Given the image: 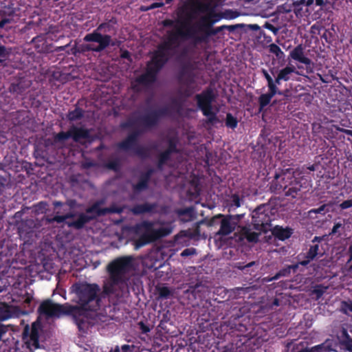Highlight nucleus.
<instances>
[{
	"instance_id": "nucleus-48",
	"label": "nucleus",
	"mask_w": 352,
	"mask_h": 352,
	"mask_svg": "<svg viewBox=\"0 0 352 352\" xmlns=\"http://www.w3.org/2000/svg\"><path fill=\"white\" fill-rule=\"evenodd\" d=\"M330 349L325 343L315 345L311 349L306 350L305 352H329Z\"/></svg>"
},
{
	"instance_id": "nucleus-41",
	"label": "nucleus",
	"mask_w": 352,
	"mask_h": 352,
	"mask_svg": "<svg viewBox=\"0 0 352 352\" xmlns=\"http://www.w3.org/2000/svg\"><path fill=\"white\" fill-rule=\"evenodd\" d=\"M76 214L74 212H68L65 215H55L53 218L48 219V221L56 222L57 223H62V222H65L66 223V221L71 218H74Z\"/></svg>"
},
{
	"instance_id": "nucleus-57",
	"label": "nucleus",
	"mask_w": 352,
	"mask_h": 352,
	"mask_svg": "<svg viewBox=\"0 0 352 352\" xmlns=\"http://www.w3.org/2000/svg\"><path fill=\"white\" fill-rule=\"evenodd\" d=\"M350 207H352V199L343 201L340 204L341 210H346V208H350Z\"/></svg>"
},
{
	"instance_id": "nucleus-52",
	"label": "nucleus",
	"mask_w": 352,
	"mask_h": 352,
	"mask_svg": "<svg viewBox=\"0 0 352 352\" xmlns=\"http://www.w3.org/2000/svg\"><path fill=\"white\" fill-rule=\"evenodd\" d=\"M10 49L6 48L4 45L0 44V58L6 59L10 54Z\"/></svg>"
},
{
	"instance_id": "nucleus-27",
	"label": "nucleus",
	"mask_w": 352,
	"mask_h": 352,
	"mask_svg": "<svg viewBox=\"0 0 352 352\" xmlns=\"http://www.w3.org/2000/svg\"><path fill=\"white\" fill-rule=\"evenodd\" d=\"M36 226V223L32 219H26L22 220L18 225V232L19 236H28L30 234L34 232V229Z\"/></svg>"
},
{
	"instance_id": "nucleus-29",
	"label": "nucleus",
	"mask_w": 352,
	"mask_h": 352,
	"mask_svg": "<svg viewBox=\"0 0 352 352\" xmlns=\"http://www.w3.org/2000/svg\"><path fill=\"white\" fill-rule=\"evenodd\" d=\"M177 214L182 222H190L195 217V210L192 206L178 210Z\"/></svg>"
},
{
	"instance_id": "nucleus-51",
	"label": "nucleus",
	"mask_w": 352,
	"mask_h": 352,
	"mask_svg": "<svg viewBox=\"0 0 352 352\" xmlns=\"http://www.w3.org/2000/svg\"><path fill=\"white\" fill-rule=\"evenodd\" d=\"M47 204L45 201H40L35 205V210L38 213H44L47 210Z\"/></svg>"
},
{
	"instance_id": "nucleus-40",
	"label": "nucleus",
	"mask_w": 352,
	"mask_h": 352,
	"mask_svg": "<svg viewBox=\"0 0 352 352\" xmlns=\"http://www.w3.org/2000/svg\"><path fill=\"white\" fill-rule=\"evenodd\" d=\"M270 52L274 54L275 57L278 60H284L285 53L275 43L270 44L268 46Z\"/></svg>"
},
{
	"instance_id": "nucleus-35",
	"label": "nucleus",
	"mask_w": 352,
	"mask_h": 352,
	"mask_svg": "<svg viewBox=\"0 0 352 352\" xmlns=\"http://www.w3.org/2000/svg\"><path fill=\"white\" fill-rule=\"evenodd\" d=\"M134 154L141 159H148L151 156L150 149L144 146L138 145L134 148Z\"/></svg>"
},
{
	"instance_id": "nucleus-36",
	"label": "nucleus",
	"mask_w": 352,
	"mask_h": 352,
	"mask_svg": "<svg viewBox=\"0 0 352 352\" xmlns=\"http://www.w3.org/2000/svg\"><path fill=\"white\" fill-rule=\"evenodd\" d=\"M298 269V264L286 266L276 273L275 278L279 279L281 276H289L292 270L296 272Z\"/></svg>"
},
{
	"instance_id": "nucleus-25",
	"label": "nucleus",
	"mask_w": 352,
	"mask_h": 352,
	"mask_svg": "<svg viewBox=\"0 0 352 352\" xmlns=\"http://www.w3.org/2000/svg\"><path fill=\"white\" fill-rule=\"evenodd\" d=\"M276 94L281 95L283 91L278 89H268V92L260 96L258 98L259 112H261L271 102L272 99Z\"/></svg>"
},
{
	"instance_id": "nucleus-60",
	"label": "nucleus",
	"mask_w": 352,
	"mask_h": 352,
	"mask_svg": "<svg viewBox=\"0 0 352 352\" xmlns=\"http://www.w3.org/2000/svg\"><path fill=\"white\" fill-rule=\"evenodd\" d=\"M326 207L325 204L320 206L318 208H316V209H312L311 210L309 213V214H320L324 211V208Z\"/></svg>"
},
{
	"instance_id": "nucleus-4",
	"label": "nucleus",
	"mask_w": 352,
	"mask_h": 352,
	"mask_svg": "<svg viewBox=\"0 0 352 352\" xmlns=\"http://www.w3.org/2000/svg\"><path fill=\"white\" fill-rule=\"evenodd\" d=\"M173 53L161 43L157 46V50L153 52L151 61L148 63L144 74L138 76L135 82L140 85L147 86L154 83L157 78V74L164 67L172 57Z\"/></svg>"
},
{
	"instance_id": "nucleus-17",
	"label": "nucleus",
	"mask_w": 352,
	"mask_h": 352,
	"mask_svg": "<svg viewBox=\"0 0 352 352\" xmlns=\"http://www.w3.org/2000/svg\"><path fill=\"white\" fill-rule=\"evenodd\" d=\"M219 219H221V220L220 228L217 232L216 236H228V234L234 231L237 223L232 221L231 214H217L211 218L210 221H209V225L212 226L217 223Z\"/></svg>"
},
{
	"instance_id": "nucleus-28",
	"label": "nucleus",
	"mask_w": 352,
	"mask_h": 352,
	"mask_svg": "<svg viewBox=\"0 0 352 352\" xmlns=\"http://www.w3.org/2000/svg\"><path fill=\"white\" fill-rule=\"evenodd\" d=\"M85 111L84 109L78 105H76L75 109L69 110L66 114V118L69 122H76L81 120L85 116Z\"/></svg>"
},
{
	"instance_id": "nucleus-50",
	"label": "nucleus",
	"mask_w": 352,
	"mask_h": 352,
	"mask_svg": "<svg viewBox=\"0 0 352 352\" xmlns=\"http://www.w3.org/2000/svg\"><path fill=\"white\" fill-rule=\"evenodd\" d=\"M245 237L249 242H257L259 234L255 232L247 231L245 232Z\"/></svg>"
},
{
	"instance_id": "nucleus-7",
	"label": "nucleus",
	"mask_w": 352,
	"mask_h": 352,
	"mask_svg": "<svg viewBox=\"0 0 352 352\" xmlns=\"http://www.w3.org/2000/svg\"><path fill=\"white\" fill-rule=\"evenodd\" d=\"M169 107L164 106L157 109H148L145 113L135 119L129 120L123 124L124 128L142 126L144 129H151L157 126L162 118L168 116Z\"/></svg>"
},
{
	"instance_id": "nucleus-37",
	"label": "nucleus",
	"mask_w": 352,
	"mask_h": 352,
	"mask_svg": "<svg viewBox=\"0 0 352 352\" xmlns=\"http://www.w3.org/2000/svg\"><path fill=\"white\" fill-rule=\"evenodd\" d=\"M45 38L43 35H37L32 39V43L35 45L37 52H45L43 45L45 44Z\"/></svg>"
},
{
	"instance_id": "nucleus-6",
	"label": "nucleus",
	"mask_w": 352,
	"mask_h": 352,
	"mask_svg": "<svg viewBox=\"0 0 352 352\" xmlns=\"http://www.w3.org/2000/svg\"><path fill=\"white\" fill-rule=\"evenodd\" d=\"M197 12H208V15L201 17L197 23L198 31L202 34H204L212 28V25L223 18L226 19H233L237 16L236 12L231 10L226 12L223 14H217L211 8L210 3L199 1L192 2L191 3V12L197 13Z\"/></svg>"
},
{
	"instance_id": "nucleus-59",
	"label": "nucleus",
	"mask_w": 352,
	"mask_h": 352,
	"mask_svg": "<svg viewBox=\"0 0 352 352\" xmlns=\"http://www.w3.org/2000/svg\"><path fill=\"white\" fill-rule=\"evenodd\" d=\"M12 21L10 19L3 18V14L0 11V28H3L7 23H10Z\"/></svg>"
},
{
	"instance_id": "nucleus-1",
	"label": "nucleus",
	"mask_w": 352,
	"mask_h": 352,
	"mask_svg": "<svg viewBox=\"0 0 352 352\" xmlns=\"http://www.w3.org/2000/svg\"><path fill=\"white\" fill-rule=\"evenodd\" d=\"M76 294L77 305L73 306L76 309L72 311L74 320L80 331H85L89 327L87 317L85 315L87 311H96L100 307V287L96 283H79L73 285Z\"/></svg>"
},
{
	"instance_id": "nucleus-34",
	"label": "nucleus",
	"mask_w": 352,
	"mask_h": 352,
	"mask_svg": "<svg viewBox=\"0 0 352 352\" xmlns=\"http://www.w3.org/2000/svg\"><path fill=\"white\" fill-rule=\"evenodd\" d=\"M341 343L344 345L346 349L349 351L352 352V338L348 333L346 329L342 328L341 329Z\"/></svg>"
},
{
	"instance_id": "nucleus-5",
	"label": "nucleus",
	"mask_w": 352,
	"mask_h": 352,
	"mask_svg": "<svg viewBox=\"0 0 352 352\" xmlns=\"http://www.w3.org/2000/svg\"><path fill=\"white\" fill-rule=\"evenodd\" d=\"M154 226V221L143 220V221L136 223L132 228V230L135 234H141L138 239L133 242L135 250H138L146 244L157 241V240L165 237V236H168L171 233V230L169 228L161 227L155 229Z\"/></svg>"
},
{
	"instance_id": "nucleus-33",
	"label": "nucleus",
	"mask_w": 352,
	"mask_h": 352,
	"mask_svg": "<svg viewBox=\"0 0 352 352\" xmlns=\"http://www.w3.org/2000/svg\"><path fill=\"white\" fill-rule=\"evenodd\" d=\"M30 87L29 82L25 84V81L20 80L18 82H12L10 91L16 94H23L27 88Z\"/></svg>"
},
{
	"instance_id": "nucleus-18",
	"label": "nucleus",
	"mask_w": 352,
	"mask_h": 352,
	"mask_svg": "<svg viewBox=\"0 0 352 352\" xmlns=\"http://www.w3.org/2000/svg\"><path fill=\"white\" fill-rule=\"evenodd\" d=\"M83 40L85 42H96L98 45L94 46L91 44H82L78 45L80 54H84L87 52H101L105 49V38L96 33L87 34Z\"/></svg>"
},
{
	"instance_id": "nucleus-3",
	"label": "nucleus",
	"mask_w": 352,
	"mask_h": 352,
	"mask_svg": "<svg viewBox=\"0 0 352 352\" xmlns=\"http://www.w3.org/2000/svg\"><path fill=\"white\" fill-rule=\"evenodd\" d=\"M305 168L282 170L276 173L270 186V190L276 193L284 192L285 197L296 198L301 188H307L310 180L303 175Z\"/></svg>"
},
{
	"instance_id": "nucleus-11",
	"label": "nucleus",
	"mask_w": 352,
	"mask_h": 352,
	"mask_svg": "<svg viewBox=\"0 0 352 352\" xmlns=\"http://www.w3.org/2000/svg\"><path fill=\"white\" fill-rule=\"evenodd\" d=\"M271 222L269 205L261 204L252 212V225L254 230L266 233L271 230Z\"/></svg>"
},
{
	"instance_id": "nucleus-10",
	"label": "nucleus",
	"mask_w": 352,
	"mask_h": 352,
	"mask_svg": "<svg viewBox=\"0 0 352 352\" xmlns=\"http://www.w3.org/2000/svg\"><path fill=\"white\" fill-rule=\"evenodd\" d=\"M182 28H185L184 31L182 29H177L176 31L168 32V36L165 41L161 43L164 47L169 50L172 53L179 45V39L181 38L184 39L192 38L195 41V33L197 31L193 26L187 25L186 21L181 22Z\"/></svg>"
},
{
	"instance_id": "nucleus-15",
	"label": "nucleus",
	"mask_w": 352,
	"mask_h": 352,
	"mask_svg": "<svg viewBox=\"0 0 352 352\" xmlns=\"http://www.w3.org/2000/svg\"><path fill=\"white\" fill-rule=\"evenodd\" d=\"M118 23V19L116 17H112L109 20L102 22L97 26L91 33H96L100 34L104 38V50L109 46H115V41L112 40L111 36L108 33H115L116 28L115 25Z\"/></svg>"
},
{
	"instance_id": "nucleus-16",
	"label": "nucleus",
	"mask_w": 352,
	"mask_h": 352,
	"mask_svg": "<svg viewBox=\"0 0 352 352\" xmlns=\"http://www.w3.org/2000/svg\"><path fill=\"white\" fill-rule=\"evenodd\" d=\"M23 340L25 347L30 352L40 349L39 344V324L33 323L30 331L28 327H25L23 333Z\"/></svg>"
},
{
	"instance_id": "nucleus-12",
	"label": "nucleus",
	"mask_w": 352,
	"mask_h": 352,
	"mask_svg": "<svg viewBox=\"0 0 352 352\" xmlns=\"http://www.w3.org/2000/svg\"><path fill=\"white\" fill-rule=\"evenodd\" d=\"M74 309H76L68 303L61 305L47 299L41 303L37 311L40 315L45 316L47 318H59L65 314L72 316V311Z\"/></svg>"
},
{
	"instance_id": "nucleus-44",
	"label": "nucleus",
	"mask_w": 352,
	"mask_h": 352,
	"mask_svg": "<svg viewBox=\"0 0 352 352\" xmlns=\"http://www.w3.org/2000/svg\"><path fill=\"white\" fill-rule=\"evenodd\" d=\"M340 311L346 315H349L350 313H352V300H342L340 305Z\"/></svg>"
},
{
	"instance_id": "nucleus-43",
	"label": "nucleus",
	"mask_w": 352,
	"mask_h": 352,
	"mask_svg": "<svg viewBox=\"0 0 352 352\" xmlns=\"http://www.w3.org/2000/svg\"><path fill=\"white\" fill-rule=\"evenodd\" d=\"M243 199L237 194H232L230 197V210L232 208H238L241 206Z\"/></svg>"
},
{
	"instance_id": "nucleus-2",
	"label": "nucleus",
	"mask_w": 352,
	"mask_h": 352,
	"mask_svg": "<svg viewBox=\"0 0 352 352\" xmlns=\"http://www.w3.org/2000/svg\"><path fill=\"white\" fill-rule=\"evenodd\" d=\"M133 261V256H124L109 263L107 267L109 277L103 284V297L117 299L122 297L124 289L127 287L126 274L134 269Z\"/></svg>"
},
{
	"instance_id": "nucleus-49",
	"label": "nucleus",
	"mask_w": 352,
	"mask_h": 352,
	"mask_svg": "<svg viewBox=\"0 0 352 352\" xmlns=\"http://www.w3.org/2000/svg\"><path fill=\"white\" fill-rule=\"evenodd\" d=\"M106 167L109 170L118 172L120 170V164L118 159L109 160L107 162Z\"/></svg>"
},
{
	"instance_id": "nucleus-9",
	"label": "nucleus",
	"mask_w": 352,
	"mask_h": 352,
	"mask_svg": "<svg viewBox=\"0 0 352 352\" xmlns=\"http://www.w3.org/2000/svg\"><path fill=\"white\" fill-rule=\"evenodd\" d=\"M91 139V129L75 124H72L67 131H60L54 135V140L56 142H65L66 140H72L75 143L83 144L86 142H90Z\"/></svg>"
},
{
	"instance_id": "nucleus-56",
	"label": "nucleus",
	"mask_w": 352,
	"mask_h": 352,
	"mask_svg": "<svg viewBox=\"0 0 352 352\" xmlns=\"http://www.w3.org/2000/svg\"><path fill=\"white\" fill-rule=\"evenodd\" d=\"M138 326L142 333H147L151 331V327H149V325L145 324V322L142 321L138 323Z\"/></svg>"
},
{
	"instance_id": "nucleus-45",
	"label": "nucleus",
	"mask_w": 352,
	"mask_h": 352,
	"mask_svg": "<svg viewBox=\"0 0 352 352\" xmlns=\"http://www.w3.org/2000/svg\"><path fill=\"white\" fill-rule=\"evenodd\" d=\"M263 76L267 80V86L268 89H278L277 86H275L274 78L267 72L265 69H262Z\"/></svg>"
},
{
	"instance_id": "nucleus-20",
	"label": "nucleus",
	"mask_w": 352,
	"mask_h": 352,
	"mask_svg": "<svg viewBox=\"0 0 352 352\" xmlns=\"http://www.w3.org/2000/svg\"><path fill=\"white\" fill-rule=\"evenodd\" d=\"M241 24H235V25H222L221 26H217L215 28H211L210 30L207 31L204 34H202L200 36H197V33H195V43H202V42H208L209 38L211 36L216 35L223 30H228L229 32H234L236 29L241 27Z\"/></svg>"
},
{
	"instance_id": "nucleus-55",
	"label": "nucleus",
	"mask_w": 352,
	"mask_h": 352,
	"mask_svg": "<svg viewBox=\"0 0 352 352\" xmlns=\"http://www.w3.org/2000/svg\"><path fill=\"white\" fill-rule=\"evenodd\" d=\"M197 254L196 248H185L181 254L183 257L195 255Z\"/></svg>"
},
{
	"instance_id": "nucleus-58",
	"label": "nucleus",
	"mask_w": 352,
	"mask_h": 352,
	"mask_svg": "<svg viewBox=\"0 0 352 352\" xmlns=\"http://www.w3.org/2000/svg\"><path fill=\"white\" fill-rule=\"evenodd\" d=\"M121 210L117 209L116 206H110L109 208H104V215L110 213H119Z\"/></svg>"
},
{
	"instance_id": "nucleus-32",
	"label": "nucleus",
	"mask_w": 352,
	"mask_h": 352,
	"mask_svg": "<svg viewBox=\"0 0 352 352\" xmlns=\"http://www.w3.org/2000/svg\"><path fill=\"white\" fill-rule=\"evenodd\" d=\"M158 298L165 300L173 296V290L165 285L156 286Z\"/></svg>"
},
{
	"instance_id": "nucleus-31",
	"label": "nucleus",
	"mask_w": 352,
	"mask_h": 352,
	"mask_svg": "<svg viewBox=\"0 0 352 352\" xmlns=\"http://www.w3.org/2000/svg\"><path fill=\"white\" fill-rule=\"evenodd\" d=\"M292 74H298L294 65H287L286 67L280 69L277 72L278 76L283 81L289 80Z\"/></svg>"
},
{
	"instance_id": "nucleus-63",
	"label": "nucleus",
	"mask_w": 352,
	"mask_h": 352,
	"mask_svg": "<svg viewBox=\"0 0 352 352\" xmlns=\"http://www.w3.org/2000/svg\"><path fill=\"white\" fill-rule=\"evenodd\" d=\"M71 54H72L74 56H78L80 54L79 52V45H74L71 48Z\"/></svg>"
},
{
	"instance_id": "nucleus-26",
	"label": "nucleus",
	"mask_w": 352,
	"mask_h": 352,
	"mask_svg": "<svg viewBox=\"0 0 352 352\" xmlns=\"http://www.w3.org/2000/svg\"><path fill=\"white\" fill-rule=\"evenodd\" d=\"M270 231H271L275 239L282 241L289 239L293 233V230L289 227L283 228L280 226H276L274 228L272 226Z\"/></svg>"
},
{
	"instance_id": "nucleus-39",
	"label": "nucleus",
	"mask_w": 352,
	"mask_h": 352,
	"mask_svg": "<svg viewBox=\"0 0 352 352\" xmlns=\"http://www.w3.org/2000/svg\"><path fill=\"white\" fill-rule=\"evenodd\" d=\"M86 212L88 214H96V216H103L105 215V212L104 211V208L100 207V202H96L93 204L91 206H89Z\"/></svg>"
},
{
	"instance_id": "nucleus-47",
	"label": "nucleus",
	"mask_w": 352,
	"mask_h": 352,
	"mask_svg": "<svg viewBox=\"0 0 352 352\" xmlns=\"http://www.w3.org/2000/svg\"><path fill=\"white\" fill-rule=\"evenodd\" d=\"M319 246L318 244L312 245L309 247L306 254L305 258L311 260L315 259L318 254Z\"/></svg>"
},
{
	"instance_id": "nucleus-13",
	"label": "nucleus",
	"mask_w": 352,
	"mask_h": 352,
	"mask_svg": "<svg viewBox=\"0 0 352 352\" xmlns=\"http://www.w3.org/2000/svg\"><path fill=\"white\" fill-rule=\"evenodd\" d=\"M240 315H233L232 317L221 324V331L224 335H229L232 337L245 336L248 328L240 321Z\"/></svg>"
},
{
	"instance_id": "nucleus-22",
	"label": "nucleus",
	"mask_w": 352,
	"mask_h": 352,
	"mask_svg": "<svg viewBox=\"0 0 352 352\" xmlns=\"http://www.w3.org/2000/svg\"><path fill=\"white\" fill-rule=\"evenodd\" d=\"M76 216L74 218H71L66 221V225L69 228H73L76 230H80L84 228V226L91 222L95 217L84 213H74Z\"/></svg>"
},
{
	"instance_id": "nucleus-14",
	"label": "nucleus",
	"mask_w": 352,
	"mask_h": 352,
	"mask_svg": "<svg viewBox=\"0 0 352 352\" xmlns=\"http://www.w3.org/2000/svg\"><path fill=\"white\" fill-rule=\"evenodd\" d=\"M168 147L157 155V169L162 170L165 164L171 160L173 154L179 153V150L177 148L179 144L178 138L176 136H170L167 138Z\"/></svg>"
},
{
	"instance_id": "nucleus-62",
	"label": "nucleus",
	"mask_w": 352,
	"mask_h": 352,
	"mask_svg": "<svg viewBox=\"0 0 352 352\" xmlns=\"http://www.w3.org/2000/svg\"><path fill=\"white\" fill-rule=\"evenodd\" d=\"M164 6V3L162 2H160V3H152L149 7L145 8V9H143L144 10H151V9H154V8H160V7H162Z\"/></svg>"
},
{
	"instance_id": "nucleus-21",
	"label": "nucleus",
	"mask_w": 352,
	"mask_h": 352,
	"mask_svg": "<svg viewBox=\"0 0 352 352\" xmlns=\"http://www.w3.org/2000/svg\"><path fill=\"white\" fill-rule=\"evenodd\" d=\"M142 133L141 130H136L129 133L126 138L117 144V147L123 151H129L134 148L138 146V138Z\"/></svg>"
},
{
	"instance_id": "nucleus-23",
	"label": "nucleus",
	"mask_w": 352,
	"mask_h": 352,
	"mask_svg": "<svg viewBox=\"0 0 352 352\" xmlns=\"http://www.w3.org/2000/svg\"><path fill=\"white\" fill-rule=\"evenodd\" d=\"M157 208V203L144 202L135 204L131 208V212L134 215H141L146 213H155Z\"/></svg>"
},
{
	"instance_id": "nucleus-42",
	"label": "nucleus",
	"mask_w": 352,
	"mask_h": 352,
	"mask_svg": "<svg viewBox=\"0 0 352 352\" xmlns=\"http://www.w3.org/2000/svg\"><path fill=\"white\" fill-rule=\"evenodd\" d=\"M237 118L234 117L232 113H228L225 119L226 126L231 129H235L237 128Z\"/></svg>"
},
{
	"instance_id": "nucleus-46",
	"label": "nucleus",
	"mask_w": 352,
	"mask_h": 352,
	"mask_svg": "<svg viewBox=\"0 0 352 352\" xmlns=\"http://www.w3.org/2000/svg\"><path fill=\"white\" fill-rule=\"evenodd\" d=\"M263 76L267 80V86L268 89H278L277 86H275L274 78L267 72L265 69H262Z\"/></svg>"
},
{
	"instance_id": "nucleus-24",
	"label": "nucleus",
	"mask_w": 352,
	"mask_h": 352,
	"mask_svg": "<svg viewBox=\"0 0 352 352\" xmlns=\"http://www.w3.org/2000/svg\"><path fill=\"white\" fill-rule=\"evenodd\" d=\"M304 49L303 45L300 44L297 45L289 52V57L296 61L309 66L313 64V62L309 58L305 57L304 55Z\"/></svg>"
},
{
	"instance_id": "nucleus-19",
	"label": "nucleus",
	"mask_w": 352,
	"mask_h": 352,
	"mask_svg": "<svg viewBox=\"0 0 352 352\" xmlns=\"http://www.w3.org/2000/svg\"><path fill=\"white\" fill-rule=\"evenodd\" d=\"M155 173V169L149 168L145 171L140 173L138 182L131 184V190L134 195H139V193L145 191L148 188L149 182L152 175Z\"/></svg>"
},
{
	"instance_id": "nucleus-61",
	"label": "nucleus",
	"mask_w": 352,
	"mask_h": 352,
	"mask_svg": "<svg viewBox=\"0 0 352 352\" xmlns=\"http://www.w3.org/2000/svg\"><path fill=\"white\" fill-rule=\"evenodd\" d=\"M343 228V224L341 223H336L333 226L330 234H335L339 232L340 228Z\"/></svg>"
},
{
	"instance_id": "nucleus-38",
	"label": "nucleus",
	"mask_w": 352,
	"mask_h": 352,
	"mask_svg": "<svg viewBox=\"0 0 352 352\" xmlns=\"http://www.w3.org/2000/svg\"><path fill=\"white\" fill-rule=\"evenodd\" d=\"M206 287L201 283H198L195 285H190L187 289V292L191 293L195 298L201 297L199 294L204 292Z\"/></svg>"
},
{
	"instance_id": "nucleus-53",
	"label": "nucleus",
	"mask_w": 352,
	"mask_h": 352,
	"mask_svg": "<svg viewBox=\"0 0 352 352\" xmlns=\"http://www.w3.org/2000/svg\"><path fill=\"white\" fill-rule=\"evenodd\" d=\"M263 28L272 32L275 35L278 34L279 30L274 25L267 21L264 23Z\"/></svg>"
},
{
	"instance_id": "nucleus-64",
	"label": "nucleus",
	"mask_w": 352,
	"mask_h": 352,
	"mask_svg": "<svg viewBox=\"0 0 352 352\" xmlns=\"http://www.w3.org/2000/svg\"><path fill=\"white\" fill-rule=\"evenodd\" d=\"M174 21L171 19H166L162 21V24L165 27H171L174 25Z\"/></svg>"
},
{
	"instance_id": "nucleus-30",
	"label": "nucleus",
	"mask_w": 352,
	"mask_h": 352,
	"mask_svg": "<svg viewBox=\"0 0 352 352\" xmlns=\"http://www.w3.org/2000/svg\"><path fill=\"white\" fill-rule=\"evenodd\" d=\"M190 66V65H188ZM188 65L184 67L183 71L181 72V76L179 78V80L181 82L186 85V87H190L192 85H194L195 83V75L191 72H186V67H187Z\"/></svg>"
},
{
	"instance_id": "nucleus-8",
	"label": "nucleus",
	"mask_w": 352,
	"mask_h": 352,
	"mask_svg": "<svg viewBox=\"0 0 352 352\" xmlns=\"http://www.w3.org/2000/svg\"><path fill=\"white\" fill-rule=\"evenodd\" d=\"M215 99L216 94L210 87L195 96L197 106L202 114L207 117V122L209 124H214L219 121L217 113L212 110V103Z\"/></svg>"
},
{
	"instance_id": "nucleus-54",
	"label": "nucleus",
	"mask_w": 352,
	"mask_h": 352,
	"mask_svg": "<svg viewBox=\"0 0 352 352\" xmlns=\"http://www.w3.org/2000/svg\"><path fill=\"white\" fill-rule=\"evenodd\" d=\"M348 253L349 255V258L346 263V266L348 268V271L352 272V243L349 247Z\"/></svg>"
}]
</instances>
